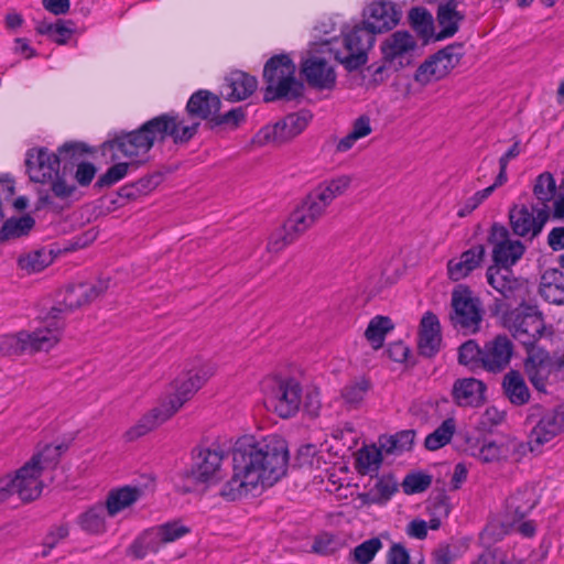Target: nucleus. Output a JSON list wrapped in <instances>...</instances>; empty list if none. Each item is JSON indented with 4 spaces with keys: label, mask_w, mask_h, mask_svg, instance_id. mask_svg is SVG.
I'll return each mask as SVG.
<instances>
[{
    "label": "nucleus",
    "mask_w": 564,
    "mask_h": 564,
    "mask_svg": "<svg viewBox=\"0 0 564 564\" xmlns=\"http://www.w3.org/2000/svg\"><path fill=\"white\" fill-rule=\"evenodd\" d=\"M441 326L436 315L431 312H426L420 325L419 334V351L422 356L432 357L434 356L441 346Z\"/></svg>",
    "instance_id": "obj_28"
},
{
    "label": "nucleus",
    "mask_w": 564,
    "mask_h": 564,
    "mask_svg": "<svg viewBox=\"0 0 564 564\" xmlns=\"http://www.w3.org/2000/svg\"><path fill=\"white\" fill-rule=\"evenodd\" d=\"M258 85L256 77L241 70H234L226 77V99L239 101L253 94Z\"/></svg>",
    "instance_id": "obj_32"
},
{
    "label": "nucleus",
    "mask_w": 564,
    "mask_h": 564,
    "mask_svg": "<svg viewBox=\"0 0 564 564\" xmlns=\"http://www.w3.org/2000/svg\"><path fill=\"white\" fill-rule=\"evenodd\" d=\"M69 533L67 524H58L51 528L43 540V546L53 550L62 540L66 539Z\"/></svg>",
    "instance_id": "obj_64"
},
{
    "label": "nucleus",
    "mask_w": 564,
    "mask_h": 564,
    "mask_svg": "<svg viewBox=\"0 0 564 564\" xmlns=\"http://www.w3.org/2000/svg\"><path fill=\"white\" fill-rule=\"evenodd\" d=\"M505 325L525 348L535 347L545 330L542 313L531 302L511 311L505 318Z\"/></svg>",
    "instance_id": "obj_4"
},
{
    "label": "nucleus",
    "mask_w": 564,
    "mask_h": 564,
    "mask_svg": "<svg viewBox=\"0 0 564 564\" xmlns=\"http://www.w3.org/2000/svg\"><path fill=\"white\" fill-rule=\"evenodd\" d=\"M432 484V477L422 473H412L404 477L402 489L406 495L425 491Z\"/></svg>",
    "instance_id": "obj_57"
},
{
    "label": "nucleus",
    "mask_w": 564,
    "mask_h": 564,
    "mask_svg": "<svg viewBox=\"0 0 564 564\" xmlns=\"http://www.w3.org/2000/svg\"><path fill=\"white\" fill-rule=\"evenodd\" d=\"M106 513L105 505H95L78 517L77 523L89 534H102L107 529Z\"/></svg>",
    "instance_id": "obj_38"
},
{
    "label": "nucleus",
    "mask_w": 564,
    "mask_h": 564,
    "mask_svg": "<svg viewBox=\"0 0 564 564\" xmlns=\"http://www.w3.org/2000/svg\"><path fill=\"white\" fill-rule=\"evenodd\" d=\"M214 373L213 365H204L176 378L173 382V392L160 403L167 411V415L175 414Z\"/></svg>",
    "instance_id": "obj_9"
},
{
    "label": "nucleus",
    "mask_w": 564,
    "mask_h": 564,
    "mask_svg": "<svg viewBox=\"0 0 564 564\" xmlns=\"http://www.w3.org/2000/svg\"><path fill=\"white\" fill-rule=\"evenodd\" d=\"M393 329L391 319L387 316L378 315L373 317L365 332L367 340L373 349H379L383 346L386 335Z\"/></svg>",
    "instance_id": "obj_43"
},
{
    "label": "nucleus",
    "mask_w": 564,
    "mask_h": 564,
    "mask_svg": "<svg viewBox=\"0 0 564 564\" xmlns=\"http://www.w3.org/2000/svg\"><path fill=\"white\" fill-rule=\"evenodd\" d=\"M376 35L364 24L354 26L343 35V47L335 50V58L349 72L356 70L368 61Z\"/></svg>",
    "instance_id": "obj_5"
},
{
    "label": "nucleus",
    "mask_w": 564,
    "mask_h": 564,
    "mask_svg": "<svg viewBox=\"0 0 564 564\" xmlns=\"http://www.w3.org/2000/svg\"><path fill=\"white\" fill-rule=\"evenodd\" d=\"M64 451V445H45L43 449L35 453L28 462L34 467H39V470L43 473L56 466Z\"/></svg>",
    "instance_id": "obj_46"
},
{
    "label": "nucleus",
    "mask_w": 564,
    "mask_h": 564,
    "mask_svg": "<svg viewBox=\"0 0 564 564\" xmlns=\"http://www.w3.org/2000/svg\"><path fill=\"white\" fill-rule=\"evenodd\" d=\"M302 74L307 84L317 89H332L336 84V73L328 62L319 56H311L302 64Z\"/></svg>",
    "instance_id": "obj_25"
},
{
    "label": "nucleus",
    "mask_w": 564,
    "mask_h": 564,
    "mask_svg": "<svg viewBox=\"0 0 564 564\" xmlns=\"http://www.w3.org/2000/svg\"><path fill=\"white\" fill-rule=\"evenodd\" d=\"M296 239L294 234L286 230V225L283 224L281 228L271 235L267 249L269 252H279Z\"/></svg>",
    "instance_id": "obj_62"
},
{
    "label": "nucleus",
    "mask_w": 564,
    "mask_h": 564,
    "mask_svg": "<svg viewBox=\"0 0 564 564\" xmlns=\"http://www.w3.org/2000/svg\"><path fill=\"white\" fill-rule=\"evenodd\" d=\"M451 321L455 328L475 333L482 319L479 301L468 292L454 291L452 294Z\"/></svg>",
    "instance_id": "obj_17"
},
{
    "label": "nucleus",
    "mask_w": 564,
    "mask_h": 564,
    "mask_svg": "<svg viewBox=\"0 0 564 564\" xmlns=\"http://www.w3.org/2000/svg\"><path fill=\"white\" fill-rule=\"evenodd\" d=\"M246 120V112L242 107L234 108L226 113L219 115L218 112L212 119L210 129L224 128L229 130L237 129Z\"/></svg>",
    "instance_id": "obj_53"
},
{
    "label": "nucleus",
    "mask_w": 564,
    "mask_h": 564,
    "mask_svg": "<svg viewBox=\"0 0 564 564\" xmlns=\"http://www.w3.org/2000/svg\"><path fill=\"white\" fill-rule=\"evenodd\" d=\"M155 541L158 542L159 549L163 544L171 543L177 539L184 536L189 532V529L178 522H167L155 529L151 530Z\"/></svg>",
    "instance_id": "obj_48"
},
{
    "label": "nucleus",
    "mask_w": 564,
    "mask_h": 564,
    "mask_svg": "<svg viewBox=\"0 0 564 564\" xmlns=\"http://www.w3.org/2000/svg\"><path fill=\"white\" fill-rule=\"evenodd\" d=\"M381 448L366 447L359 451L357 457V468L361 474L377 471L382 462Z\"/></svg>",
    "instance_id": "obj_52"
},
{
    "label": "nucleus",
    "mask_w": 564,
    "mask_h": 564,
    "mask_svg": "<svg viewBox=\"0 0 564 564\" xmlns=\"http://www.w3.org/2000/svg\"><path fill=\"white\" fill-rule=\"evenodd\" d=\"M502 389L508 400L514 405L527 404L530 400L529 388L522 375L517 370H510L505 375Z\"/></svg>",
    "instance_id": "obj_36"
},
{
    "label": "nucleus",
    "mask_w": 564,
    "mask_h": 564,
    "mask_svg": "<svg viewBox=\"0 0 564 564\" xmlns=\"http://www.w3.org/2000/svg\"><path fill=\"white\" fill-rule=\"evenodd\" d=\"M318 196L319 194L313 189L300 205V207H302L315 223L324 216L327 207L329 206L326 202L319 200Z\"/></svg>",
    "instance_id": "obj_59"
},
{
    "label": "nucleus",
    "mask_w": 564,
    "mask_h": 564,
    "mask_svg": "<svg viewBox=\"0 0 564 564\" xmlns=\"http://www.w3.org/2000/svg\"><path fill=\"white\" fill-rule=\"evenodd\" d=\"M457 4L455 0H448L438 6L437 22L442 30L437 39L451 37L458 31L459 23L464 20L465 15L457 10Z\"/></svg>",
    "instance_id": "obj_35"
},
{
    "label": "nucleus",
    "mask_w": 564,
    "mask_h": 564,
    "mask_svg": "<svg viewBox=\"0 0 564 564\" xmlns=\"http://www.w3.org/2000/svg\"><path fill=\"white\" fill-rule=\"evenodd\" d=\"M458 361L470 370L482 368V348L475 340H467L458 349Z\"/></svg>",
    "instance_id": "obj_49"
},
{
    "label": "nucleus",
    "mask_w": 564,
    "mask_h": 564,
    "mask_svg": "<svg viewBox=\"0 0 564 564\" xmlns=\"http://www.w3.org/2000/svg\"><path fill=\"white\" fill-rule=\"evenodd\" d=\"M62 311V308L53 307L50 314L54 321L31 333L23 330L0 336V355L12 357L25 352L48 351L61 338L63 324L57 321V314Z\"/></svg>",
    "instance_id": "obj_2"
},
{
    "label": "nucleus",
    "mask_w": 564,
    "mask_h": 564,
    "mask_svg": "<svg viewBox=\"0 0 564 564\" xmlns=\"http://www.w3.org/2000/svg\"><path fill=\"white\" fill-rule=\"evenodd\" d=\"M30 180L36 183H45L53 180L59 172V158L46 149L30 150L25 160Z\"/></svg>",
    "instance_id": "obj_22"
},
{
    "label": "nucleus",
    "mask_w": 564,
    "mask_h": 564,
    "mask_svg": "<svg viewBox=\"0 0 564 564\" xmlns=\"http://www.w3.org/2000/svg\"><path fill=\"white\" fill-rule=\"evenodd\" d=\"M159 545L152 531L144 532L127 550V554L135 560L144 558L149 553L159 552Z\"/></svg>",
    "instance_id": "obj_50"
},
{
    "label": "nucleus",
    "mask_w": 564,
    "mask_h": 564,
    "mask_svg": "<svg viewBox=\"0 0 564 564\" xmlns=\"http://www.w3.org/2000/svg\"><path fill=\"white\" fill-rule=\"evenodd\" d=\"M398 490V484L392 477H382L377 480L370 490L371 499L376 503L388 501Z\"/></svg>",
    "instance_id": "obj_56"
},
{
    "label": "nucleus",
    "mask_w": 564,
    "mask_h": 564,
    "mask_svg": "<svg viewBox=\"0 0 564 564\" xmlns=\"http://www.w3.org/2000/svg\"><path fill=\"white\" fill-rule=\"evenodd\" d=\"M284 224L286 225V230H290V232H293L299 238L316 223L302 207L297 206Z\"/></svg>",
    "instance_id": "obj_54"
},
{
    "label": "nucleus",
    "mask_w": 564,
    "mask_h": 564,
    "mask_svg": "<svg viewBox=\"0 0 564 564\" xmlns=\"http://www.w3.org/2000/svg\"><path fill=\"white\" fill-rule=\"evenodd\" d=\"M170 417L171 415H167V411L161 404H159V406L144 414L133 426H131L124 433V440L127 442H133L139 437L148 434L160 424L167 421Z\"/></svg>",
    "instance_id": "obj_34"
},
{
    "label": "nucleus",
    "mask_w": 564,
    "mask_h": 564,
    "mask_svg": "<svg viewBox=\"0 0 564 564\" xmlns=\"http://www.w3.org/2000/svg\"><path fill=\"white\" fill-rule=\"evenodd\" d=\"M485 258V247L477 245L464 251L459 258L447 263V273L452 281L465 279L475 269L479 268Z\"/></svg>",
    "instance_id": "obj_31"
},
{
    "label": "nucleus",
    "mask_w": 564,
    "mask_h": 564,
    "mask_svg": "<svg viewBox=\"0 0 564 564\" xmlns=\"http://www.w3.org/2000/svg\"><path fill=\"white\" fill-rule=\"evenodd\" d=\"M486 384L475 378L457 379L453 384V399L459 406H479L485 400Z\"/></svg>",
    "instance_id": "obj_30"
},
{
    "label": "nucleus",
    "mask_w": 564,
    "mask_h": 564,
    "mask_svg": "<svg viewBox=\"0 0 564 564\" xmlns=\"http://www.w3.org/2000/svg\"><path fill=\"white\" fill-rule=\"evenodd\" d=\"M129 165V163L124 162L112 165L106 171V173L99 176L95 183V187L104 188L112 186L127 175Z\"/></svg>",
    "instance_id": "obj_60"
},
{
    "label": "nucleus",
    "mask_w": 564,
    "mask_h": 564,
    "mask_svg": "<svg viewBox=\"0 0 564 564\" xmlns=\"http://www.w3.org/2000/svg\"><path fill=\"white\" fill-rule=\"evenodd\" d=\"M556 193V183L553 175L549 172L540 174L533 187V194L542 203V206H547Z\"/></svg>",
    "instance_id": "obj_51"
},
{
    "label": "nucleus",
    "mask_w": 564,
    "mask_h": 564,
    "mask_svg": "<svg viewBox=\"0 0 564 564\" xmlns=\"http://www.w3.org/2000/svg\"><path fill=\"white\" fill-rule=\"evenodd\" d=\"M550 218L549 206L514 205L509 210V220L514 235L520 237H530L531 239L539 236L544 225Z\"/></svg>",
    "instance_id": "obj_15"
},
{
    "label": "nucleus",
    "mask_w": 564,
    "mask_h": 564,
    "mask_svg": "<svg viewBox=\"0 0 564 564\" xmlns=\"http://www.w3.org/2000/svg\"><path fill=\"white\" fill-rule=\"evenodd\" d=\"M223 459L224 452L219 448L199 449L193 457L192 466L183 473L186 481L184 491L218 482L221 478Z\"/></svg>",
    "instance_id": "obj_6"
},
{
    "label": "nucleus",
    "mask_w": 564,
    "mask_h": 564,
    "mask_svg": "<svg viewBox=\"0 0 564 564\" xmlns=\"http://www.w3.org/2000/svg\"><path fill=\"white\" fill-rule=\"evenodd\" d=\"M414 438V430H404L389 437H381L379 442L382 451L387 454H393L411 449Z\"/></svg>",
    "instance_id": "obj_45"
},
{
    "label": "nucleus",
    "mask_w": 564,
    "mask_h": 564,
    "mask_svg": "<svg viewBox=\"0 0 564 564\" xmlns=\"http://www.w3.org/2000/svg\"><path fill=\"white\" fill-rule=\"evenodd\" d=\"M539 292L551 304H564V272L558 269L545 270L541 276Z\"/></svg>",
    "instance_id": "obj_33"
},
{
    "label": "nucleus",
    "mask_w": 564,
    "mask_h": 564,
    "mask_svg": "<svg viewBox=\"0 0 564 564\" xmlns=\"http://www.w3.org/2000/svg\"><path fill=\"white\" fill-rule=\"evenodd\" d=\"M87 152V149L83 143H65L63 147L58 149L59 163L65 162L64 169H66V164L77 165L79 162H83L82 159Z\"/></svg>",
    "instance_id": "obj_61"
},
{
    "label": "nucleus",
    "mask_w": 564,
    "mask_h": 564,
    "mask_svg": "<svg viewBox=\"0 0 564 564\" xmlns=\"http://www.w3.org/2000/svg\"><path fill=\"white\" fill-rule=\"evenodd\" d=\"M529 419L535 421L527 446L531 453L540 454L545 444L554 440L564 430V412L558 409L543 410L532 406Z\"/></svg>",
    "instance_id": "obj_8"
},
{
    "label": "nucleus",
    "mask_w": 564,
    "mask_h": 564,
    "mask_svg": "<svg viewBox=\"0 0 564 564\" xmlns=\"http://www.w3.org/2000/svg\"><path fill=\"white\" fill-rule=\"evenodd\" d=\"M35 220L30 215L11 217L0 228V241H9L29 235L33 229Z\"/></svg>",
    "instance_id": "obj_39"
},
{
    "label": "nucleus",
    "mask_w": 564,
    "mask_h": 564,
    "mask_svg": "<svg viewBox=\"0 0 564 564\" xmlns=\"http://www.w3.org/2000/svg\"><path fill=\"white\" fill-rule=\"evenodd\" d=\"M488 284L496 290L507 306H523V304L532 302V291L530 283L513 274L508 268H488Z\"/></svg>",
    "instance_id": "obj_7"
},
{
    "label": "nucleus",
    "mask_w": 564,
    "mask_h": 564,
    "mask_svg": "<svg viewBox=\"0 0 564 564\" xmlns=\"http://www.w3.org/2000/svg\"><path fill=\"white\" fill-rule=\"evenodd\" d=\"M463 45L455 43L432 55L416 69L414 79L420 85H429L444 78L463 57Z\"/></svg>",
    "instance_id": "obj_10"
},
{
    "label": "nucleus",
    "mask_w": 564,
    "mask_h": 564,
    "mask_svg": "<svg viewBox=\"0 0 564 564\" xmlns=\"http://www.w3.org/2000/svg\"><path fill=\"white\" fill-rule=\"evenodd\" d=\"M494 193V187H487L482 191L475 193L471 197H469L464 206L458 210L457 215L459 217H465L474 212L486 198H488Z\"/></svg>",
    "instance_id": "obj_63"
},
{
    "label": "nucleus",
    "mask_w": 564,
    "mask_h": 564,
    "mask_svg": "<svg viewBox=\"0 0 564 564\" xmlns=\"http://www.w3.org/2000/svg\"><path fill=\"white\" fill-rule=\"evenodd\" d=\"M536 500L531 490L518 491L507 500V513L516 521L522 520L534 508Z\"/></svg>",
    "instance_id": "obj_40"
},
{
    "label": "nucleus",
    "mask_w": 564,
    "mask_h": 564,
    "mask_svg": "<svg viewBox=\"0 0 564 564\" xmlns=\"http://www.w3.org/2000/svg\"><path fill=\"white\" fill-rule=\"evenodd\" d=\"M53 261L52 253L42 249L20 256L18 259L19 267L28 273L40 272L51 264Z\"/></svg>",
    "instance_id": "obj_47"
},
{
    "label": "nucleus",
    "mask_w": 564,
    "mask_h": 564,
    "mask_svg": "<svg viewBox=\"0 0 564 564\" xmlns=\"http://www.w3.org/2000/svg\"><path fill=\"white\" fill-rule=\"evenodd\" d=\"M51 182V192L37 191V200L35 209L40 210L43 208H50L52 210L61 209V206L56 204L55 198L61 200L69 199L76 192V186L66 182L64 173L61 175L59 172L54 175Z\"/></svg>",
    "instance_id": "obj_29"
},
{
    "label": "nucleus",
    "mask_w": 564,
    "mask_h": 564,
    "mask_svg": "<svg viewBox=\"0 0 564 564\" xmlns=\"http://www.w3.org/2000/svg\"><path fill=\"white\" fill-rule=\"evenodd\" d=\"M456 432V422L448 417L431 434L425 437L424 446L429 451H437L447 445Z\"/></svg>",
    "instance_id": "obj_42"
},
{
    "label": "nucleus",
    "mask_w": 564,
    "mask_h": 564,
    "mask_svg": "<svg viewBox=\"0 0 564 564\" xmlns=\"http://www.w3.org/2000/svg\"><path fill=\"white\" fill-rule=\"evenodd\" d=\"M162 175L161 174H152L145 177L140 178L130 187L123 188L126 191L127 197H134L138 195H147L154 188L159 186L161 183Z\"/></svg>",
    "instance_id": "obj_58"
},
{
    "label": "nucleus",
    "mask_w": 564,
    "mask_h": 564,
    "mask_svg": "<svg viewBox=\"0 0 564 564\" xmlns=\"http://www.w3.org/2000/svg\"><path fill=\"white\" fill-rule=\"evenodd\" d=\"M382 547V542L378 538L366 540L361 544L357 545L352 551V557L360 564H369L375 555Z\"/></svg>",
    "instance_id": "obj_55"
},
{
    "label": "nucleus",
    "mask_w": 564,
    "mask_h": 564,
    "mask_svg": "<svg viewBox=\"0 0 564 564\" xmlns=\"http://www.w3.org/2000/svg\"><path fill=\"white\" fill-rule=\"evenodd\" d=\"M234 475L223 486L219 495L228 501H236L247 497L260 486L252 473H250L237 456L232 453Z\"/></svg>",
    "instance_id": "obj_21"
},
{
    "label": "nucleus",
    "mask_w": 564,
    "mask_h": 564,
    "mask_svg": "<svg viewBox=\"0 0 564 564\" xmlns=\"http://www.w3.org/2000/svg\"><path fill=\"white\" fill-rule=\"evenodd\" d=\"M264 403L280 417H291L300 410L302 387L295 379L276 380L265 394Z\"/></svg>",
    "instance_id": "obj_11"
},
{
    "label": "nucleus",
    "mask_w": 564,
    "mask_h": 564,
    "mask_svg": "<svg viewBox=\"0 0 564 564\" xmlns=\"http://www.w3.org/2000/svg\"><path fill=\"white\" fill-rule=\"evenodd\" d=\"M371 388V382L367 378H358L347 383L341 390V399L349 409L358 408L365 400L366 394Z\"/></svg>",
    "instance_id": "obj_41"
},
{
    "label": "nucleus",
    "mask_w": 564,
    "mask_h": 564,
    "mask_svg": "<svg viewBox=\"0 0 564 564\" xmlns=\"http://www.w3.org/2000/svg\"><path fill=\"white\" fill-rule=\"evenodd\" d=\"M295 64L288 55L271 57L264 65L263 78L267 88L263 100L296 99L303 94V84L295 78Z\"/></svg>",
    "instance_id": "obj_3"
},
{
    "label": "nucleus",
    "mask_w": 564,
    "mask_h": 564,
    "mask_svg": "<svg viewBox=\"0 0 564 564\" xmlns=\"http://www.w3.org/2000/svg\"><path fill=\"white\" fill-rule=\"evenodd\" d=\"M551 365L550 355L545 349L536 346L527 348L524 370L532 386L540 392H545Z\"/></svg>",
    "instance_id": "obj_23"
},
{
    "label": "nucleus",
    "mask_w": 564,
    "mask_h": 564,
    "mask_svg": "<svg viewBox=\"0 0 564 564\" xmlns=\"http://www.w3.org/2000/svg\"><path fill=\"white\" fill-rule=\"evenodd\" d=\"M306 113H290L272 127H265L259 134V142L284 143L299 135L307 126Z\"/></svg>",
    "instance_id": "obj_20"
},
{
    "label": "nucleus",
    "mask_w": 564,
    "mask_h": 564,
    "mask_svg": "<svg viewBox=\"0 0 564 564\" xmlns=\"http://www.w3.org/2000/svg\"><path fill=\"white\" fill-rule=\"evenodd\" d=\"M221 101L219 97L209 90L200 89L194 93L186 105V112L191 120H206L208 126L212 119L220 110Z\"/></svg>",
    "instance_id": "obj_26"
},
{
    "label": "nucleus",
    "mask_w": 564,
    "mask_h": 564,
    "mask_svg": "<svg viewBox=\"0 0 564 564\" xmlns=\"http://www.w3.org/2000/svg\"><path fill=\"white\" fill-rule=\"evenodd\" d=\"M42 473L26 462L14 474H8L3 478L9 481L10 496L18 495L23 502L37 499L43 490L44 484L41 479Z\"/></svg>",
    "instance_id": "obj_18"
},
{
    "label": "nucleus",
    "mask_w": 564,
    "mask_h": 564,
    "mask_svg": "<svg viewBox=\"0 0 564 564\" xmlns=\"http://www.w3.org/2000/svg\"><path fill=\"white\" fill-rule=\"evenodd\" d=\"M400 13L391 2H372L364 11L362 23L376 35L397 25Z\"/></svg>",
    "instance_id": "obj_24"
},
{
    "label": "nucleus",
    "mask_w": 564,
    "mask_h": 564,
    "mask_svg": "<svg viewBox=\"0 0 564 564\" xmlns=\"http://www.w3.org/2000/svg\"><path fill=\"white\" fill-rule=\"evenodd\" d=\"M350 184V176L340 175L323 182L315 188V191L319 194V200H324L330 205L336 197L343 195L349 188Z\"/></svg>",
    "instance_id": "obj_44"
},
{
    "label": "nucleus",
    "mask_w": 564,
    "mask_h": 564,
    "mask_svg": "<svg viewBox=\"0 0 564 564\" xmlns=\"http://www.w3.org/2000/svg\"><path fill=\"white\" fill-rule=\"evenodd\" d=\"M155 142H159V138L153 119H150L137 130L117 135L109 141V145L127 158L138 159L147 155Z\"/></svg>",
    "instance_id": "obj_12"
},
{
    "label": "nucleus",
    "mask_w": 564,
    "mask_h": 564,
    "mask_svg": "<svg viewBox=\"0 0 564 564\" xmlns=\"http://www.w3.org/2000/svg\"><path fill=\"white\" fill-rule=\"evenodd\" d=\"M513 343L507 335H497L482 347V369L498 373L505 370L513 356Z\"/></svg>",
    "instance_id": "obj_19"
},
{
    "label": "nucleus",
    "mask_w": 564,
    "mask_h": 564,
    "mask_svg": "<svg viewBox=\"0 0 564 564\" xmlns=\"http://www.w3.org/2000/svg\"><path fill=\"white\" fill-rule=\"evenodd\" d=\"M141 496L139 488L122 487L111 490L106 500L107 514L115 517L126 508L132 506Z\"/></svg>",
    "instance_id": "obj_37"
},
{
    "label": "nucleus",
    "mask_w": 564,
    "mask_h": 564,
    "mask_svg": "<svg viewBox=\"0 0 564 564\" xmlns=\"http://www.w3.org/2000/svg\"><path fill=\"white\" fill-rule=\"evenodd\" d=\"M109 288V280H98L96 283H79L66 290L64 305L73 311L89 304L101 296Z\"/></svg>",
    "instance_id": "obj_27"
},
{
    "label": "nucleus",
    "mask_w": 564,
    "mask_h": 564,
    "mask_svg": "<svg viewBox=\"0 0 564 564\" xmlns=\"http://www.w3.org/2000/svg\"><path fill=\"white\" fill-rule=\"evenodd\" d=\"M382 61L395 70L411 63L416 50V40L408 31H395L381 43Z\"/></svg>",
    "instance_id": "obj_16"
},
{
    "label": "nucleus",
    "mask_w": 564,
    "mask_h": 564,
    "mask_svg": "<svg viewBox=\"0 0 564 564\" xmlns=\"http://www.w3.org/2000/svg\"><path fill=\"white\" fill-rule=\"evenodd\" d=\"M232 453L260 486H273L286 475L289 448L281 436L268 435L260 440L243 437L237 442Z\"/></svg>",
    "instance_id": "obj_1"
},
{
    "label": "nucleus",
    "mask_w": 564,
    "mask_h": 564,
    "mask_svg": "<svg viewBox=\"0 0 564 564\" xmlns=\"http://www.w3.org/2000/svg\"><path fill=\"white\" fill-rule=\"evenodd\" d=\"M152 119L159 143L171 139L174 144L184 145L196 135L199 127L198 120H191L188 116L184 117L173 112L163 113Z\"/></svg>",
    "instance_id": "obj_13"
},
{
    "label": "nucleus",
    "mask_w": 564,
    "mask_h": 564,
    "mask_svg": "<svg viewBox=\"0 0 564 564\" xmlns=\"http://www.w3.org/2000/svg\"><path fill=\"white\" fill-rule=\"evenodd\" d=\"M492 245L494 265L489 268H508L514 265L525 251L524 245L510 237L509 230L499 224H494L488 237Z\"/></svg>",
    "instance_id": "obj_14"
}]
</instances>
